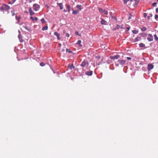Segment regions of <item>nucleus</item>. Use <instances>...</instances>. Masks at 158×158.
I'll return each instance as SVG.
<instances>
[{"label": "nucleus", "instance_id": "2eb2a0df", "mask_svg": "<svg viewBox=\"0 0 158 158\" xmlns=\"http://www.w3.org/2000/svg\"><path fill=\"white\" fill-rule=\"evenodd\" d=\"M30 18L33 21H34L35 20V21H37L38 20V19L37 17H35V18L31 16L30 17Z\"/></svg>", "mask_w": 158, "mask_h": 158}, {"label": "nucleus", "instance_id": "f257e3e1", "mask_svg": "<svg viewBox=\"0 0 158 158\" xmlns=\"http://www.w3.org/2000/svg\"><path fill=\"white\" fill-rule=\"evenodd\" d=\"M10 9V6L5 4L4 3L0 5V10L3 11L4 13V11H8Z\"/></svg>", "mask_w": 158, "mask_h": 158}, {"label": "nucleus", "instance_id": "37998d69", "mask_svg": "<svg viewBox=\"0 0 158 158\" xmlns=\"http://www.w3.org/2000/svg\"><path fill=\"white\" fill-rule=\"evenodd\" d=\"M130 26L128 27H127L126 28L128 30H129L130 29Z\"/></svg>", "mask_w": 158, "mask_h": 158}, {"label": "nucleus", "instance_id": "423d86ee", "mask_svg": "<svg viewBox=\"0 0 158 158\" xmlns=\"http://www.w3.org/2000/svg\"><path fill=\"white\" fill-rule=\"evenodd\" d=\"M118 62L121 65H123L126 62V61L124 60H118Z\"/></svg>", "mask_w": 158, "mask_h": 158}, {"label": "nucleus", "instance_id": "f704fd0d", "mask_svg": "<svg viewBox=\"0 0 158 158\" xmlns=\"http://www.w3.org/2000/svg\"><path fill=\"white\" fill-rule=\"evenodd\" d=\"M120 27V26L119 25H116V27L117 29H119Z\"/></svg>", "mask_w": 158, "mask_h": 158}, {"label": "nucleus", "instance_id": "c85d7f7f", "mask_svg": "<svg viewBox=\"0 0 158 158\" xmlns=\"http://www.w3.org/2000/svg\"><path fill=\"white\" fill-rule=\"evenodd\" d=\"M149 15L150 16H148L147 18L148 19H150V17H152V14H149Z\"/></svg>", "mask_w": 158, "mask_h": 158}, {"label": "nucleus", "instance_id": "603ef678", "mask_svg": "<svg viewBox=\"0 0 158 158\" xmlns=\"http://www.w3.org/2000/svg\"><path fill=\"white\" fill-rule=\"evenodd\" d=\"M65 32H66V31H65V30H64L63 31V33L64 34V33H65Z\"/></svg>", "mask_w": 158, "mask_h": 158}, {"label": "nucleus", "instance_id": "f3484780", "mask_svg": "<svg viewBox=\"0 0 158 158\" xmlns=\"http://www.w3.org/2000/svg\"><path fill=\"white\" fill-rule=\"evenodd\" d=\"M68 67L71 69H72L73 68L74 69L75 68V67L73 64H69L68 65Z\"/></svg>", "mask_w": 158, "mask_h": 158}, {"label": "nucleus", "instance_id": "052dcab7", "mask_svg": "<svg viewBox=\"0 0 158 158\" xmlns=\"http://www.w3.org/2000/svg\"><path fill=\"white\" fill-rule=\"evenodd\" d=\"M144 34H142V36H144Z\"/></svg>", "mask_w": 158, "mask_h": 158}, {"label": "nucleus", "instance_id": "7ed1b4c3", "mask_svg": "<svg viewBox=\"0 0 158 158\" xmlns=\"http://www.w3.org/2000/svg\"><path fill=\"white\" fill-rule=\"evenodd\" d=\"M89 65V63L87 61L84 60L81 63V66L83 67H88Z\"/></svg>", "mask_w": 158, "mask_h": 158}, {"label": "nucleus", "instance_id": "4468645a", "mask_svg": "<svg viewBox=\"0 0 158 158\" xmlns=\"http://www.w3.org/2000/svg\"><path fill=\"white\" fill-rule=\"evenodd\" d=\"M65 6H66V9L69 12L71 8L70 6L69 5H66Z\"/></svg>", "mask_w": 158, "mask_h": 158}, {"label": "nucleus", "instance_id": "a19ab883", "mask_svg": "<svg viewBox=\"0 0 158 158\" xmlns=\"http://www.w3.org/2000/svg\"><path fill=\"white\" fill-rule=\"evenodd\" d=\"M127 60H131V58L130 57H127Z\"/></svg>", "mask_w": 158, "mask_h": 158}, {"label": "nucleus", "instance_id": "0e129e2a", "mask_svg": "<svg viewBox=\"0 0 158 158\" xmlns=\"http://www.w3.org/2000/svg\"><path fill=\"white\" fill-rule=\"evenodd\" d=\"M111 14H112V12H110V15H111Z\"/></svg>", "mask_w": 158, "mask_h": 158}, {"label": "nucleus", "instance_id": "6e6552de", "mask_svg": "<svg viewBox=\"0 0 158 158\" xmlns=\"http://www.w3.org/2000/svg\"><path fill=\"white\" fill-rule=\"evenodd\" d=\"M154 67V66L152 64H150L148 65V70H150Z\"/></svg>", "mask_w": 158, "mask_h": 158}, {"label": "nucleus", "instance_id": "4be33fe9", "mask_svg": "<svg viewBox=\"0 0 158 158\" xmlns=\"http://www.w3.org/2000/svg\"><path fill=\"white\" fill-rule=\"evenodd\" d=\"M48 29V27L47 26H45L44 27L42 28V30L43 31H44L45 30H47Z\"/></svg>", "mask_w": 158, "mask_h": 158}, {"label": "nucleus", "instance_id": "e433bc0d", "mask_svg": "<svg viewBox=\"0 0 158 158\" xmlns=\"http://www.w3.org/2000/svg\"><path fill=\"white\" fill-rule=\"evenodd\" d=\"M75 34L76 35H79L78 32V31H76L75 32Z\"/></svg>", "mask_w": 158, "mask_h": 158}, {"label": "nucleus", "instance_id": "20e7f679", "mask_svg": "<svg viewBox=\"0 0 158 158\" xmlns=\"http://www.w3.org/2000/svg\"><path fill=\"white\" fill-rule=\"evenodd\" d=\"M40 6L37 4L35 3L33 5V9L35 11L38 10L40 8Z\"/></svg>", "mask_w": 158, "mask_h": 158}, {"label": "nucleus", "instance_id": "3c124183", "mask_svg": "<svg viewBox=\"0 0 158 158\" xmlns=\"http://www.w3.org/2000/svg\"><path fill=\"white\" fill-rule=\"evenodd\" d=\"M58 45H59V46L60 47L61 46V44L60 43H59L58 44Z\"/></svg>", "mask_w": 158, "mask_h": 158}, {"label": "nucleus", "instance_id": "c03bdc74", "mask_svg": "<svg viewBox=\"0 0 158 158\" xmlns=\"http://www.w3.org/2000/svg\"><path fill=\"white\" fill-rule=\"evenodd\" d=\"M117 29L116 27L115 28H114L113 29V31H115Z\"/></svg>", "mask_w": 158, "mask_h": 158}, {"label": "nucleus", "instance_id": "f8f14e48", "mask_svg": "<svg viewBox=\"0 0 158 158\" xmlns=\"http://www.w3.org/2000/svg\"><path fill=\"white\" fill-rule=\"evenodd\" d=\"M57 4L58 5L59 7H60V9L61 10L63 9V4L62 3H57Z\"/></svg>", "mask_w": 158, "mask_h": 158}, {"label": "nucleus", "instance_id": "864d4df0", "mask_svg": "<svg viewBox=\"0 0 158 158\" xmlns=\"http://www.w3.org/2000/svg\"><path fill=\"white\" fill-rule=\"evenodd\" d=\"M15 15V13H13V14H12V15L13 16H14V15Z\"/></svg>", "mask_w": 158, "mask_h": 158}, {"label": "nucleus", "instance_id": "f03ea898", "mask_svg": "<svg viewBox=\"0 0 158 158\" xmlns=\"http://www.w3.org/2000/svg\"><path fill=\"white\" fill-rule=\"evenodd\" d=\"M98 9L99 12L101 14L104 15H107L108 14V12L105 9H104L102 8L98 7Z\"/></svg>", "mask_w": 158, "mask_h": 158}, {"label": "nucleus", "instance_id": "79ce46f5", "mask_svg": "<svg viewBox=\"0 0 158 158\" xmlns=\"http://www.w3.org/2000/svg\"><path fill=\"white\" fill-rule=\"evenodd\" d=\"M156 13H158V8H157L156 9Z\"/></svg>", "mask_w": 158, "mask_h": 158}, {"label": "nucleus", "instance_id": "680f3d73", "mask_svg": "<svg viewBox=\"0 0 158 158\" xmlns=\"http://www.w3.org/2000/svg\"><path fill=\"white\" fill-rule=\"evenodd\" d=\"M135 40H138V38L137 37L135 38Z\"/></svg>", "mask_w": 158, "mask_h": 158}, {"label": "nucleus", "instance_id": "473e14b6", "mask_svg": "<svg viewBox=\"0 0 158 158\" xmlns=\"http://www.w3.org/2000/svg\"><path fill=\"white\" fill-rule=\"evenodd\" d=\"M154 37L155 40H158V38L156 35V34L154 35Z\"/></svg>", "mask_w": 158, "mask_h": 158}, {"label": "nucleus", "instance_id": "49530a36", "mask_svg": "<svg viewBox=\"0 0 158 158\" xmlns=\"http://www.w3.org/2000/svg\"><path fill=\"white\" fill-rule=\"evenodd\" d=\"M96 58H97L98 59H99L100 58V56H97V57H96Z\"/></svg>", "mask_w": 158, "mask_h": 158}, {"label": "nucleus", "instance_id": "4d7b16f0", "mask_svg": "<svg viewBox=\"0 0 158 158\" xmlns=\"http://www.w3.org/2000/svg\"><path fill=\"white\" fill-rule=\"evenodd\" d=\"M114 19L116 20H117V18L116 17H114Z\"/></svg>", "mask_w": 158, "mask_h": 158}, {"label": "nucleus", "instance_id": "c756f323", "mask_svg": "<svg viewBox=\"0 0 158 158\" xmlns=\"http://www.w3.org/2000/svg\"><path fill=\"white\" fill-rule=\"evenodd\" d=\"M40 66H44L45 65V64L44 62H41L40 64Z\"/></svg>", "mask_w": 158, "mask_h": 158}, {"label": "nucleus", "instance_id": "338daca9", "mask_svg": "<svg viewBox=\"0 0 158 158\" xmlns=\"http://www.w3.org/2000/svg\"><path fill=\"white\" fill-rule=\"evenodd\" d=\"M11 13H13V10H11Z\"/></svg>", "mask_w": 158, "mask_h": 158}, {"label": "nucleus", "instance_id": "b1692460", "mask_svg": "<svg viewBox=\"0 0 158 158\" xmlns=\"http://www.w3.org/2000/svg\"><path fill=\"white\" fill-rule=\"evenodd\" d=\"M132 31L134 34H136L138 32V31L136 30H134Z\"/></svg>", "mask_w": 158, "mask_h": 158}, {"label": "nucleus", "instance_id": "ea45409f", "mask_svg": "<svg viewBox=\"0 0 158 158\" xmlns=\"http://www.w3.org/2000/svg\"><path fill=\"white\" fill-rule=\"evenodd\" d=\"M65 35L66 36H67V37H69V34L68 33H66Z\"/></svg>", "mask_w": 158, "mask_h": 158}, {"label": "nucleus", "instance_id": "0eeeda50", "mask_svg": "<svg viewBox=\"0 0 158 158\" xmlns=\"http://www.w3.org/2000/svg\"><path fill=\"white\" fill-rule=\"evenodd\" d=\"M120 57L119 55H116L113 56H111L110 57V58L111 59H117Z\"/></svg>", "mask_w": 158, "mask_h": 158}, {"label": "nucleus", "instance_id": "e2e57ef3", "mask_svg": "<svg viewBox=\"0 0 158 158\" xmlns=\"http://www.w3.org/2000/svg\"><path fill=\"white\" fill-rule=\"evenodd\" d=\"M131 2H132L133 1V0H130Z\"/></svg>", "mask_w": 158, "mask_h": 158}, {"label": "nucleus", "instance_id": "bb28decb", "mask_svg": "<svg viewBox=\"0 0 158 158\" xmlns=\"http://www.w3.org/2000/svg\"><path fill=\"white\" fill-rule=\"evenodd\" d=\"M135 5L137 6L139 3V1L138 0H135Z\"/></svg>", "mask_w": 158, "mask_h": 158}, {"label": "nucleus", "instance_id": "4c0bfd02", "mask_svg": "<svg viewBox=\"0 0 158 158\" xmlns=\"http://www.w3.org/2000/svg\"><path fill=\"white\" fill-rule=\"evenodd\" d=\"M20 19H21V18L20 17H18V19H17L18 20L19 22V20H20Z\"/></svg>", "mask_w": 158, "mask_h": 158}, {"label": "nucleus", "instance_id": "ddd939ff", "mask_svg": "<svg viewBox=\"0 0 158 158\" xmlns=\"http://www.w3.org/2000/svg\"><path fill=\"white\" fill-rule=\"evenodd\" d=\"M153 37L151 34H149L148 35V37L147 38V40H153Z\"/></svg>", "mask_w": 158, "mask_h": 158}, {"label": "nucleus", "instance_id": "cd10ccee", "mask_svg": "<svg viewBox=\"0 0 158 158\" xmlns=\"http://www.w3.org/2000/svg\"><path fill=\"white\" fill-rule=\"evenodd\" d=\"M145 44L142 43H141L139 44V46L140 47H145Z\"/></svg>", "mask_w": 158, "mask_h": 158}, {"label": "nucleus", "instance_id": "9b49d317", "mask_svg": "<svg viewBox=\"0 0 158 158\" xmlns=\"http://www.w3.org/2000/svg\"><path fill=\"white\" fill-rule=\"evenodd\" d=\"M54 35H56L58 40H60V34L57 32H55L54 33Z\"/></svg>", "mask_w": 158, "mask_h": 158}, {"label": "nucleus", "instance_id": "69168bd1", "mask_svg": "<svg viewBox=\"0 0 158 158\" xmlns=\"http://www.w3.org/2000/svg\"><path fill=\"white\" fill-rule=\"evenodd\" d=\"M111 14H112V12H110V15H111Z\"/></svg>", "mask_w": 158, "mask_h": 158}, {"label": "nucleus", "instance_id": "09e8293b", "mask_svg": "<svg viewBox=\"0 0 158 158\" xmlns=\"http://www.w3.org/2000/svg\"><path fill=\"white\" fill-rule=\"evenodd\" d=\"M45 6H46V7H47V8H49V7H48V6L47 5H46Z\"/></svg>", "mask_w": 158, "mask_h": 158}, {"label": "nucleus", "instance_id": "aec40b11", "mask_svg": "<svg viewBox=\"0 0 158 158\" xmlns=\"http://www.w3.org/2000/svg\"><path fill=\"white\" fill-rule=\"evenodd\" d=\"M19 34L18 35V37L19 40H22V36L20 34V31L19 30Z\"/></svg>", "mask_w": 158, "mask_h": 158}, {"label": "nucleus", "instance_id": "dca6fc26", "mask_svg": "<svg viewBox=\"0 0 158 158\" xmlns=\"http://www.w3.org/2000/svg\"><path fill=\"white\" fill-rule=\"evenodd\" d=\"M81 5H77L76 6V7L78 9L79 11L81 10L82 9V8H81Z\"/></svg>", "mask_w": 158, "mask_h": 158}, {"label": "nucleus", "instance_id": "13d9d810", "mask_svg": "<svg viewBox=\"0 0 158 158\" xmlns=\"http://www.w3.org/2000/svg\"><path fill=\"white\" fill-rule=\"evenodd\" d=\"M29 1L30 3H31V2H32V0H29Z\"/></svg>", "mask_w": 158, "mask_h": 158}, {"label": "nucleus", "instance_id": "7c9ffc66", "mask_svg": "<svg viewBox=\"0 0 158 158\" xmlns=\"http://www.w3.org/2000/svg\"><path fill=\"white\" fill-rule=\"evenodd\" d=\"M157 2H153L152 4V5L153 6H156V4H157Z\"/></svg>", "mask_w": 158, "mask_h": 158}, {"label": "nucleus", "instance_id": "2f4dec72", "mask_svg": "<svg viewBox=\"0 0 158 158\" xmlns=\"http://www.w3.org/2000/svg\"><path fill=\"white\" fill-rule=\"evenodd\" d=\"M129 0H123L124 3L125 4H126Z\"/></svg>", "mask_w": 158, "mask_h": 158}, {"label": "nucleus", "instance_id": "5701e85b", "mask_svg": "<svg viewBox=\"0 0 158 158\" xmlns=\"http://www.w3.org/2000/svg\"><path fill=\"white\" fill-rule=\"evenodd\" d=\"M41 21L42 23H45L46 22V21L44 18H42L41 19Z\"/></svg>", "mask_w": 158, "mask_h": 158}, {"label": "nucleus", "instance_id": "393cba45", "mask_svg": "<svg viewBox=\"0 0 158 158\" xmlns=\"http://www.w3.org/2000/svg\"><path fill=\"white\" fill-rule=\"evenodd\" d=\"M81 40H78V42L77 43V44H79V46L80 47H82V45L81 44Z\"/></svg>", "mask_w": 158, "mask_h": 158}, {"label": "nucleus", "instance_id": "58836bf2", "mask_svg": "<svg viewBox=\"0 0 158 158\" xmlns=\"http://www.w3.org/2000/svg\"><path fill=\"white\" fill-rule=\"evenodd\" d=\"M130 16L128 18V19L129 20L130 19H131V16H132V15H131V14H130Z\"/></svg>", "mask_w": 158, "mask_h": 158}, {"label": "nucleus", "instance_id": "774afa93", "mask_svg": "<svg viewBox=\"0 0 158 158\" xmlns=\"http://www.w3.org/2000/svg\"><path fill=\"white\" fill-rule=\"evenodd\" d=\"M112 17V18H113V19H114V17L113 16H112V17Z\"/></svg>", "mask_w": 158, "mask_h": 158}, {"label": "nucleus", "instance_id": "9d476101", "mask_svg": "<svg viewBox=\"0 0 158 158\" xmlns=\"http://www.w3.org/2000/svg\"><path fill=\"white\" fill-rule=\"evenodd\" d=\"M85 74L88 76H91L92 75L93 72L91 71H87L85 72Z\"/></svg>", "mask_w": 158, "mask_h": 158}, {"label": "nucleus", "instance_id": "8fccbe9b", "mask_svg": "<svg viewBox=\"0 0 158 158\" xmlns=\"http://www.w3.org/2000/svg\"><path fill=\"white\" fill-rule=\"evenodd\" d=\"M64 51H65V50L64 49H62V51L63 52H64Z\"/></svg>", "mask_w": 158, "mask_h": 158}, {"label": "nucleus", "instance_id": "de8ad7c7", "mask_svg": "<svg viewBox=\"0 0 158 158\" xmlns=\"http://www.w3.org/2000/svg\"><path fill=\"white\" fill-rule=\"evenodd\" d=\"M20 41L21 43H22L23 42L24 40H20Z\"/></svg>", "mask_w": 158, "mask_h": 158}, {"label": "nucleus", "instance_id": "a211bd4d", "mask_svg": "<svg viewBox=\"0 0 158 158\" xmlns=\"http://www.w3.org/2000/svg\"><path fill=\"white\" fill-rule=\"evenodd\" d=\"M79 10H73L72 14L73 15H76L79 13Z\"/></svg>", "mask_w": 158, "mask_h": 158}, {"label": "nucleus", "instance_id": "c9c22d12", "mask_svg": "<svg viewBox=\"0 0 158 158\" xmlns=\"http://www.w3.org/2000/svg\"><path fill=\"white\" fill-rule=\"evenodd\" d=\"M147 16V14L146 13H143V16L145 18Z\"/></svg>", "mask_w": 158, "mask_h": 158}, {"label": "nucleus", "instance_id": "72a5a7b5", "mask_svg": "<svg viewBox=\"0 0 158 158\" xmlns=\"http://www.w3.org/2000/svg\"><path fill=\"white\" fill-rule=\"evenodd\" d=\"M158 18V15L156 14L155 15V19L157 20V19Z\"/></svg>", "mask_w": 158, "mask_h": 158}, {"label": "nucleus", "instance_id": "5fc2aeb1", "mask_svg": "<svg viewBox=\"0 0 158 158\" xmlns=\"http://www.w3.org/2000/svg\"><path fill=\"white\" fill-rule=\"evenodd\" d=\"M12 0L13 1V3L15 2L16 0Z\"/></svg>", "mask_w": 158, "mask_h": 158}, {"label": "nucleus", "instance_id": "1a4fd4ad", "mask_svg": "<svg viewBox=\"0 0 158 158\" xmlns=\"http://www.w3.org/2000/svg\"><path fill=\"white\" fill-rule=\"evenodd\" d=\"M29 12L30 13V15L31 16H32L35 14V13L33 11L31 7L29 8Z\"/></svg>", "mask_w": 158, "mask_h": 158}, {"label": "nucleus", "instance_id": "412c9836", "mask_svg": "<svg viewBox=\"0 0 158 158\" xmlns=\"http://www.w3.org/2000/svg\"><path fill=\"white\" fill-rule=\"evenodd\" d=\"M25 28L28 31H31V28L29 27L26 26L25 27Z\"/></svg>", "mask_w": 158, "mask_h": 158}, {"label": "nucleus", "instance_id": "bf43d9fd", "mask_svg": "<svg viewBox=\"0 0 158 158\" xmlns=\"http://www.w3.org/2000/svg\"><path fill=\"white\" fill-rule=\"evenodd\" d=\"M18 17L17 16H15L16 19H18Z\"/></svg>", "mask_w": 158, "mask_h": 158}, {"label": "nucleus", "instance_id": "6ab92c4d", "mask_svg": "<svg viewBox=\"0 0 158 158\" xmlns=\"http://www.w3.org/2000/svg\"><path fill=\"white\" fill-rule=\"evenodd\" d=\"M147 28L145 27H143L142 28H141V30L142 31H145L147 30Z\"/></svg>", "mask_w": 158, "mask_h": 158}, {"label": "nucleus", "instance_id": "39448f33", "mask_svg": "<svg viewBox=\"0 0 158 158\" xmlns=\"http://www.w3.org/2000/svg\"><path fill=\"white\" fill-rule=\"evenodd\" d=\"M101 21L100 23L102 25H107V22L104 19L102 18H101Z\"/></svg>", "mask_w": 158, "mask_h": 158}, {"label": "nucleus", "instance_id": "a878e982", "mask_svg": "<svg viewBox=\"0 0 158 158\" xmlns=\"http://www.w3.org/2000/svg\"><path fill=\"white\" fill-rule=\"evenodd\" d=\"M66 51L69 53H72V52L69 49L67 48L66 49Z\"/></svg>", "mask_w": 158, "mask_h": 158}, {"label": "nucleus", "instance_id": "a18cd8bd", "mask_svg": "<svg viewBox=\"0 0 158 158\" xmlns=\"http://www.w3.org/2000/svg\"><path fill=\"white\" fill-rule=\"evenodd\" d=\"M67 11H68V10H63V11H64V12H67Z\"/></svg>", "mask_w": 158, "mask_h": 158}, {"label": "nucleus", "instance_id": "6e6d98bb", "mask_svg": "<svg viewBox=\"0 0 158 158\" xmlns=\"http://www.w3.org/2000/svg\"><path fill=\"white\" fill-rule=\"evenodd\" d=\"M25 13H28V12H27V11H25Z\"/></svg>", "mask_w": 158, "mask_h": 158}]
</instances>
